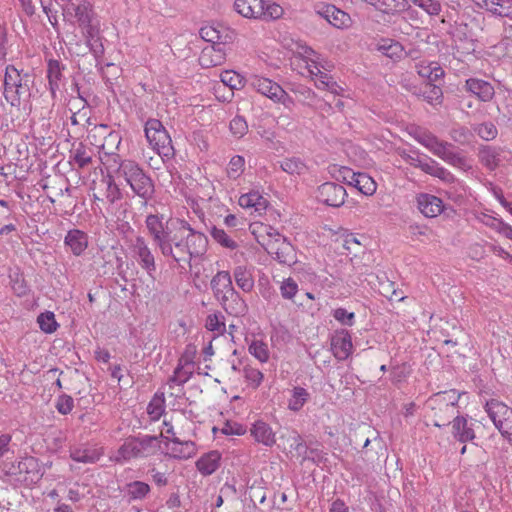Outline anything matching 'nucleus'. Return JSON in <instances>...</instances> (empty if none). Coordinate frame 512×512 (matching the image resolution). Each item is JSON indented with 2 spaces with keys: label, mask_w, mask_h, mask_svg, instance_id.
<instances>
[{
  "label": "nucleus",
  "mask_w": 512,
  "mask_h": 512,
  "mask_svg": "<svg viewBox=\"0 0 512 512\" xmlns=\"http://www.w3.org/2000/svg\"><path fill=\"white\" fill-rule=\"evenodd\" d=\"M253 439L264 446L272 447L276 443V434L272 427L263 420H257L250 428Z\"/></svg>",
  "instance_id": "21"
},
{
  "label": "nucleus",
  "mask_w": 512,
  "mask_h": 512,
  "mask_svg": "<svg viewBox=\"0 0 512 512\" xmlns=\"http://www.w3.org/2000/svg\"><path fill=\"white\" fill-rule=\"evenodd\" d=\"M243 376L248 385L253 389L258 388L264 379V374L258 368L252 366L244 367Z\"/></svg>",
  "instance_id": "48"
},
{
  "label": "nucleus",
  "mask_w": 512,
  "mask_h": 512,
  "mask_svg": "<svg viewBox=\"0 0 512 512\" xmlns=\"http://www.w3.org/2000/svg\"><path fill=\"white\" fill-rule=\"evenodd\" d=\"M420 77L427 79L428 83H434L444 77V70L438 62L420 63L417 65Z\"/></svg>",
  "instance_id": "32"
},
{
  "label": "nucleus",
  "mask_w": 512,
  "mask_h": 512,
  "mask_svg": "<svg viewBox=\"0 0 512 512\" xmlns=\"http://www.w3.org/2000/svg\"><path fill=\"white\" fill-rule=\"evenodd\" d=\"M249 82L257 92L270 98L274 102H281L287 95L284 89L271 79L253 75L250 77Z\"/></svg>",
  "instance_id": "12"
},
{
  "label": "nucleus",
  "mask_w": 512,
  "mask_h": 512,
  "mask_svg": "<svg viewBox=\"0 0 512 512\" xmlns=\"http://www.w3.org/2000/svg\"><path fill=\"white\" fill-rule=\"evenodd\" d=\"M32 76L29 73L18 70L13 65H8L4 74V97L12 106H19L22 99L30 96Z\"/></svg>",
  "instance_id": "2"
},
{
  "label": "nucleus",
  "mask_w": 512,
  "mask_h": 512,
  "mask_svg": "<svg viewBox=\"0 0 512 512\" xmlns=\"http://www.w3.org/2000/svg\"><path fill=\"white\" fill-rule=\"evenodd\" d=\"M381 293L389 298L390 300H398L403 301L405 296L398 293V291L394 287V283L388 281L387 283L382 284V291Z\"/></svg>",
  "instance_id": "64"
},
{
  "label": "nucleus",
  "mask_w": 512,
  "mask_h": 512,
  "mask_svg": "<svg viewBox=\"0 0 512 512\" xmlns=\"http://www.w3.org/2000/svg\"><path fill=\"white\" fill-rule=\"evenodd\" d=\"M443 93L440 86L434 83H427L426 89L423 91L424 99L429 103H440Z\"/></svg>",
  "instance_id": "53"
},
{
  "label": "nucleus",
  "mask_w": 512,
  "mask_h": 512,
  "mask_svg": "<svg viewBox=\"0 0 512 512\" xmlns=\"http://www.w3.org/2000/svg\"><path fill=\"white\" fill-rule=\"evenodd\" d=\"M132 251L138 264L152 276L156 270L154 255L148 247L145 239L137 236L132 244Z\"/></svg>",
  "instance_id": "14"
},
{
  "label": "nucleus",
  "mask_w": 512,
  "mask_h": 512,
  "mask_svg": "<svg viewBox=\"0 0 512 512\" xmlns=\"http://www.w3.org/2000/svg\"><path fill=\"white\" fill-rule=\"evenodd\" d=\"M145 135L152 149L162 160L174 155L171 138L159 120L150 119L146 122Z\"/></svg>",
  "instance_id": "7"
},
{
  "label": "nucleus",
  "mask_w": 512,
  "mask_h": 512,
  "mask_svg": "<svg viewBox=\"0 0 512 512\" xmlns=\"http://www.w3.org/2000/svg\"><path fill=\"white\" fill-rule=\"evenodd\" d=\"M158 447L156 437L148 435L138 438H127L119 447L116 461H129L135 458H146L153 455Z\"/></svg>",
  "instance_id": "4"
},
{
  "label": "nucleus",
  "mask_w": 512,
  "mask_h": 512,
  "mask_svg": "<svg viewBox=\"0 0 512 512\" xmlns=\"http://www.w3.org/2000/svg\"><path fill=\"white\" fill-rule=\"evenodd\" d=\"M332 315L336 321L342 325L353 326L355 323V314L339 307L333 310Z\"/></svg>",
  "instance_id": "55"
},
{
  "label": "nucleus",
  "mask_w": 512,
  "mask_h": 512,
  "mask_svg": "<svg viewBox=\"0 0 512 512\" xmlns=\"http://www.w3.org/2000/svg\"><path fill=\"white\" fill-rule=\"evenodd\" d=\"M323 15L326 20L336 28H346L350 26V16L333 5L327 6Z\"/></svg>",
  "instance_id": "31"
},
{
  "label": "nucleus",
  "mask_w": 512,
  "mask_h": 512,
  "mask_svg": "<svg viewBox=\"0 0 512 512\" xmlns=\"http://www.w3.org/2000/svg\"><path fill=\"white\" fill-rule=\"evenodd\" d=\"M284 10L277 3H267L265 1V5H263V13L259 19L270 21L277 20L283 16Z\"/></svg>",
  "instance_id": "51"
},
{
  "label": "nucleus",
  "mask_w": 512,
  "mask_h": 512,
  "mask_svg": "<svg viewBox=\"0 0 512 512\" xmlns=\"http://www.w3.org/2000/svg\"><path fill=\"white\" fill-rule=\"evenodd\" d=\"M99 33V25L95 27V31L86 30L83 32L86 44L96 59L101 58L104 54V46Z\"/></svg>",
  "instance_id": "37"
},
{
  "label": "nucleus",
  "mask_w": 512,
  "mask_h": 512,
  "mask_svg": "<svg viewBox=\"0 0 512 512\" xmlns=\"http://www.w3.org/2000/svg\"><path fill=\"white\" fill-rule=\"evenodd\" d=\"M331 349L338 360H346L352 353V337L348 330H336L331 338Z\"/></svg>",
  "instance_id": "15"
},
{
  "label": "nucleus",
  "mask_w": 512,
  "mask_h": 512,
  "mask_svg": "<svg viewBox=\"0 0 512 512\" xmlns=\"http://www.w3.org/2000/svg\"><path fill=\"white\" fill-rule=\"evenodd\" d=\"M170 455L176 459H188L196 454V445L190 440L174 438V442L167 444Z\"/></svg>",
  "instance_id": "27"
},
{
  "label": "nucleus",
  "mask_w": 512,
  "mask_h": 512,
  "mask_svg": "<svg viewBox=\"0 0 512 512\" xmlns=\"http://www.w3.org/2000/svg\"><path fill=\"white\" fill-rule=\"evenodd\" d=\"M64 244L75 256H80L88 247V235L79 229L69 230L64 238Z\"/></svg>",
  "instance_id": "22"
},
{
  "label": "nucleus",
  "mask_w": 512,
  "mask_h": 512,
  "mask_svg": "<svg viewBox=\"0 0 512 512\" xmlns=\"http://www.w3.org/2000/svg\"><path fill=\"white\" fill-rule=\"evenodd\" d=\"M415 200L418 210L425 217H437L444 210V203L442 199L433 194L419 193L416 195Z\"/></svg>",
  "instance_id": "16"
},
{
  "label": "nucleus",
  "mask_w": 512,
  "mask_h": 512,
  "mask_svg": "<svg viewBox=\"0 0 512 512\" xmlns=\"http://www.w3.org/2000/svg\"><path fill=\"white\" fill-rule=\"evenodd\" d=\"M328 171L330 175L337 181L344 182L348 185L353 184V180L358 172H355L353 169L340 165L338 163H333L328 167Z\"/></svg>",
  "instance_id": "39"
},
{
  "label": "nucleus",
  "mask_w": 512,
  "mask_h": 512,
  "mask_svg": "<svg viewBox=\"0 0 512 512\" xmlns=\"http://www.w3.org/2000/svg\"><path fill=\"white\" fill-rule=\"evenodd\" d=\"M414 5L420 7L429 15H438L441 12V4L437 0H411Z\"/></svg>",
  "instance_id": "57"
},
{
  "label": "nucleus",
  "mask_w": 512,
  "mask_h": 512,
  "mask_svg": "<svg viewBox=\"0 0 512 512\" xmlns=\"http://www.w3.org/2000/svg\"><path fill=\"white\" fill-rule=\"evenodd\" d=\"M379 49L383 51V53L390 57H400L403 52V47L399 42H390L389 44L384 43L380 45Z\"/></svg>",
  "instance_id": "63"
},
{
  "label": "nucleus",
  "mask_w": 512,
  "mask_h": 512,
  "mask_svg": "<svg viewBox=\"0 0 512 512\" xmlns=\"http://www.w3.org/2000/svg\"><path fill=\"white\" fill-rule=\"evenodd\" d=\"M265 0H235L234 8L245 18L259 19L263 13Z\"/></svg>",
  "instance_id": "25"
},
{
  "label": "nucleus",
  "mask_w": 512,
  "mask_h": 512,
  "mask_svg": "<svg viewBox=\"0 0 512 512\" xmlns=\"http://www.w3.org/2000/svg\"><path fill=\"white\" fill-rule=\"evenodd\" d=\"M310 398L307 389L296 386L291 391V397L288 400V409L293 412L300 411Z\"/></svg>",
  "instance_id": "38"
},
{
  "label": "nucleus",
  "mask_w": 512,
  "mask_h": 512,
  "mask_svg": "<svg viewBox=\"0 0 512 512\" xmlns=\"http://www.w3.org/2000/svg\"><path fill=\"white\" fill-rule=\"evenodd\" d=\"M63 16L68 21H76L82 31L92 30L99 25L93 5L88 0L62 5Z\"/></svg>",
  "instance_id": "5"
},
{
  "label": "nucleus",
  "mask_w": 512,
  "mask_h": 512,
  "mask_svg": "<svg viewBox=\"0 0 512 512\" xmlns=\"http://www.w3.org/2000/svg\"><path fill=\"white\" fill-rule=\"evenodd\" d=\"M205 327L216 336L223 335L226 331L224 315L221 312L209 314L206 318Z\"/></svg>",
  "instance_id": "41"
},
{
  "label": "nucleus",
  "mask_w": 512,
  "mask_h": 512,
  "mask_svg": "<svg viewBox=\"0 0 512 512\" xmlns=\"http://www.w3.org/2000/svg\"><path fill=\"white\" fill-rule=\"evenodd\" d=\"M486 224L494 227L499 233L512 240V227L507 223L496 218H490Z\"/></svg>",
  "instance_id": "62"
},
{
  "label": "nucleus",
  "mask_w": 512,
  "mask_h": 512,
  "mask_svg": "<svg viewBox=\"0 0 512 512\" xmlns=\"http://www.w3.org/2000/svg\"><path fill=\"white\" fill-rule=\"evenodd\" d=\"M478 135L484 140H492L497 136V128L491 122L482 123L477 128Z\"/></svg>",
  "instance_id": "60"
},
{
  "label": "nucleus",
  "mask_w": 512,
  "mask_h": 512,
  "mask_svg": "<svg viewBox=\"0 0 512 512\" xmlns=\"http://www.w3.org/2000/svg\"><path fill=\"white\" fill-rule=\"evenodd\" d=\"M239 205L251 213L262 214L268 207V200L258 190H251L242 194L238 201Z\"/></svg>",
  "instance_id": "19"
},
{
  "label": "nucleus",
  "mask_w": 512,
  "mask_h": 512,
  "mask_svg": "<svg viewBox=\"0 0 512 512\" xmlns=\"http://www.w3.org/2000/svg\"><path fill=\"white\" fill-rule=\"evenodd\" d=\"M150 486L143 481H132L125 485L123 492L130 502L143 500L150 492Z\"/></svg>",
  "instance_id": "34"
},
{
  "label": "nucleus",
  "mask_w": 512,
  "mask_h": 512,
  "mask_svg": "<svg viewBox=\"0 0 512 512\" xmlns=\"http://www.w3.org/2000/svg\"><path fill=\"white\" fill-rule=\"evenodd\" d=\"M233 278L238 286L245 293L253 290L255 281L253 275V267L246 265H238L233 269Z\"/></svg>",
  "instance_id": "26"
},
{
  "label": "nucleus",
  "mask_w": 512,
  "mask_h": 512,
  "mask_svg": "<svg viewBox=\"0 0 512 512\" xmlns=\"http://www.w3.org/2000/svg\"><path fill=\"white\" fill-rule=\"evenodd\" d=\"M465 88L468 92L475 95L483 102L492 100L495 95L493 85L490 82L479 78L467 79L465 82Z\"/></svg>",
  "instance_id": "20"
},
{
  "label": "nucleus",
  "mask_w": 512,
  "mask_h": 512,
  "mask_svg": "<svg viewBox=\"0 0 512 512\" xmlns=\"http://www.w3.org/2000/svg\"><path fill=\"white\" fill-rule=\"evenodd\" d=\"M104 452L96 445L83 444L70 448V458L78 463L92 464L97 462Z\"/></svg>",
  "instance_id": "17"
},
{
  "label": "nucleus",
  "mask_w": 512,
  "mask_h": 512,
  "mask_svg": "<svg viewBox=\"0 0 512 512\" xmlns=\"http://www.w3.org/2000/svg\"><path fill=\"white\" fill-rule=\"evenodd\" d=\"M17 482L31 485L38 482L42 473L38 461L34 457H24L17 462Z\"/></svg>",
  "instance_id": "13"
},
{
  "label": "nucleus",
  "mask_w": 512,
  "mask_h": 512,
  "mask_svg": "<svg viewBox=\"0 0 512 512\" xmlns=\"http://www.w3.org/2000/svg\"><path fill=\"white\" fill-rule=\"evenodd\" d=\"M410 134L420 144L428 148L435 156L443 160H462L457 156L456 147L440 141L435 135L421 127H413Z\"/></svg>",
  "instance_id": "6"
},
{
  "label": "nucleus",
  "mask_w": 512,
  "mask_h": 512,
  "mask_svg": "<svg viewBox=\"0 0 512 512\" xmlns=\"http://www.w3.org/2000/svg\"><path fill=\"white\" fill-rule=\"evenodd\" d=\"M352 187L358 189L364 195H372L376 191V182L366 173L358 172L353 180Z\"/></svg>",
  "instance_id": "40"
},
{
  "label": "nucleus",
  "mask_w": 512,
  "mask_h": 512,
  "mask_svg": "<svg viewBox=\"0 0 512 512\" xmlns=\"http://www.w3.org/2000/svg\"><path fill=\"white\" fill-rule=\"evenodd\" d=\"M230 131L236 138H242L248 131V125L244 117L235 116L230 122Z\"/></svg>",
  "instance_id": "54"
},
{
  "label": "nucleus",
  "mask_w": 512,
  "mask_h": 512,
  "mask_svg": "<svg viewBox=\"0 0 512 512\" xmlns=\"http://www.w3.org/2000/svg\"><path fill=\"white\" fill-rule=\"evenodd\" d=\"M248 351L260 363H266L270 358V351L268 345L262 340H252L248 346Z\"/></svg>",
  "instance_id": "43"
},
{
  "label": "nucleus",
  "mask_w": 512,
  "mask_h": 512,
  "mask_svg": "<svg viewBox=\"0 0 512 512\" xmlns=\"http://www.w3.org/2000/svg\"><path fill=\"white\" fill-rule=\"evenodd\" d=\"M11 436L8 434L0 435V473L3 476H12L17 481V462L14 451L10 447Z\"/></svg>",
  "instance_id": "10"
},
{
  "label": "nucleus",
  "mask_w": 512,
  "mask_h": 512,
  "mask_svg": "<svg viewBox=\"0 0 512 512\" xmlns=\"http://www.w3.org/2000/svg\"><path fill=\"white\" fill-rule=\"evenodd\" d=\"M145 224L163 256L171 257L180 266L190 265L193 258H199L206 252L207 237L195 231L186 220L169 219L164 224L162 216L150 214Z\"/></svg>",
  "instance_id": "1"
},
{
  "label": "nucleus",
  "mask_w": 512,
  "mask_h": 512,
  "mask_svg": "<svg viewBox=\"0 0 512 512\" xmlns=\"http://www.w3.org/2000/svg\"><path fill=\"white\" fill-rule=\"evenodd\" d=\"M421 169L445 182L453 181V175L445 168L438 165L437 162H419Z\"/></svg>",
  "instance_id": "42"
},
{
  "label": "nucleus",
  "mask_w": 512,
  "mask_h": 512,
  "mask_svg": "<svg viewBox=\"0 0 512 512\" xmlns=\"http://www.w3.org/2000/svg\"><path fill=\"white\" fill-rule=\"evenodd\" d=\"M267 240L259 241L266 252L275 258L280 264L291 266L297 262L293 245L278 232H268Z\"/></svg>",
  "instance_id": "8"
},
{
  "label": "nucleus",
  "mask_w": 512,
  "mask_h": 512,
  "mask_svg": "<svg viewBox=\"0 0 512 512\" xmlns=\"http://www.w3.org/2000/svg\"><path fill=\"white\" fill-rule=\"evenodd\" d=\"M200 36L203 40L212 44H219L221 36L218 30L212 26H206L200 29Z\"/></svg>",
  "instance_id": "61"
},
{
  "label": "nucleus",
  "mask_w": 512,
  "mask_h": 512,
  "mask_svg": "<svg viewBox=\"0 0 512 512\" xmlns=\"http://www.w3.org/2000/svg\"><path fill=\"white\" fill-rule=\"evenodd\" d=\"M377 10L386 14H396L406 9V0H365Z\"/></svg>",
  "instance_id": "35"
},
{
  "label": "nucleus",
  "mask_w": 512,
  "mask_h": 512,
  "mask_svg": "<svg viewBox=\"0 0 512 512\" xmlns=\"http://www.w3.org/2000/svg\"><path fill=\"white\" fill-rule=\"evenodd\" d=\"M55 407L60 414L67 415L73 410L74 400L71 396L62 394L56 399Z\"/></svg>",
  "instance_id": "58"
},
{
  "label": "nucleus",
  "mask_w": 512,
  "mask_h": 512,
  "mask_svg": "<svg viewBox=\"0 0 512 512\" xmlns=\"http://www.w3.org/2000/svg\"><path fill=\"white\" fill-rule=\"evenodd\" d=\"M279 290L283 299L293 300L299 288L297 282L293 278L288 277L281 281Z\"/></svg>",
  "instance_id": "49"
},
{
  "label": "nucleus",
  "mask_w": 512,
  "mask_h": 512,
  "mask_svg": "<svg viewBox=\"0 0 512 512\" xmlns=\"http://www.w3.org/2000/svg\"><path fill=\"white\" fill-rule=\"evenodd\" d=\"M493 15L512 18V0H472Z\"/></svg>",
  "instance_id": "23"
},
{
  "label": "nucleus",
  "mask_w": 512,
  "mask_h": 512,
  "mask_svg": "<svg viewBox=\"0 0 512 512\" xmlns=\"http://www.w3.org/2000/svg\"><path fill=\"white\" fill-rule=\"evenodd\" d=\"M295 270L302 281L311 284H316L318 282V276L312 267L302 264L297 266Z\"/></svg>",
  "instance_id": "59"
},
{
  "label": "nucleus",
  "mask_w": 512,
  "mask_h": 512,
  "mask_svg": "<svg viewBox=\"0 0 512 512\" xmlns=\"http://www.w3.org/2000/svg\"><path fill=\"white\" fill-rule=\"evenodd\" d=\"M460 396L461 394L457 390L451 389L438 392L428 399L427 407L433 413L434 426L442 427L450 424V419L454 417Z\"/></svg>",
  "instance_id": "3"
},
{
  "label": "nucleus",
  "mask_w": 512,
  "mask_h": 512,
  "mask_svg": "<svg viewBox=\"0 0 512 512\" xmlns=\"http://www.w3.org/2000/svg\"><path fill=\"white\" fill-rule=\"evenodd\" d=\"M225 311L234 316L245 315L248 311V306L242 296L235 290L231 292L229 297L219 302Z\"/></svg>",
  "instance_id": "29"
},
{
  "label": "nucleus",
  "mask_w": 512,
  "mask_h": 512,
  "mask_svg": "<svg viewBox=\"0 0 512 512\" xmlns=\"http://www.w3.org/2000/svg\"><path fill=\"white\" fill-rule=\"evenodd\" d=\"M452 425V434L456 440L462 443L472 441L475 438V432L472 424L464 416H456L450 422Z\"/></svg>",
  "instance_id": "24"
},
{
  "label": "nucleus",
  "mask_w": 512,
  "mask_h": 512,
  "mask_svg": "<svg viewBox=\"0 0 512 512\" xmlns=\"http://www.w3.org/2000/svg\"><path fill=\"white\" fill-rule=\"evenodd\" d=\"M212 432L215 437L219 434L225 436H242L247 432L244 424L236 420H226L219 426H214Z\"/></svg>",
  "instance_id": "33"
},
{
  "label": "nucleus",
  "mask_w": 512,
  "mask_h": 512,
  "mask_svg": "<svg viewBox=\"0 0 512 512\" xmlns=\"http://www.w3.org/2000/svg\"><path fill=\"white\" fill-rule=\"evenodd\" d=\"M224 57L221 50H216L214 46L210 49H204L199 58V62L203 67L217 66L220 65Z\"/></svg>",
  "instance_id": "44"
},
{
  "label": "nucleus",
  "mask_w": 512,
  "mask_h": 512,
  "mask_svg": "<svg viewBox=\"0 0 512 512\" xmlns=\"http://www.w3.org/2000/svg\"><path fill=\"white\" fill-rule=\"evenodd\" d=\"M485 411L500 433L507 432L512 426V409L505 403L492 399L486 402Z\"/></svg>",
  "instance_id": "9"
},
{
  "label": "nucleus",
  "mask_w": 512,
  "mask_h": 512,
  "mask_svg": "<svg viewBox=\"0 0 512 512\" xmlns=\"http://www.w3.org/2000/svg\"><path fill=\"white\" fill-rule=\"evenodd\" d=\"M220 460V453L218 451H211L197 460L196 467L201 474L211 475L218 469Z\"/></svg>",
  "instance_id": "30"
},
{
  "label": "nucleus",
  "mask_w": 512,
  "mask_h": 512,
  "mask_svg": "<svg viewBox=\"0 0 512 512\" xmlns=\"http://www.w3.org/2000/svg\"><path fill=\"white\" fill-rule=\"evenodd\" d=\"M211 289L218 302L234 292L235 289L232 285V277L228 271H219L211 280Z\"/></svg>",
  "instance_id": "18"
},
{
  "label": "nucleus",
  "mask_w": 512,
  "mask_h": 512,
  "mask_svg": "<svg viewBox=\"0 0 512 512\" xmlns=\"http://www.w3.org/2000/svg\"><path fill=\"white\" fill-rule=\"evenodd\" d=\"M164 410V400L160 397H154L147 406V413L153 421L159 420Z\"/></svg>",
  "instance_id": "52"
},
{
  "label": "nucleus",
  "mask_w": 512,
  "mask_h": 512,
  "mask_svg": "<svg viewBox=\"0 0 512 512\" xmlns=\"http://www.w3.org/2000/svg\"><path fill=\"white\" fill-rule=\"evenodd\" d=\"M131 188L140 196H145L150 188V179L141 173L126 178Z\"/></svg>",
  "instance_id": "45"
},
{
  "label": "nucleus",
  "mask_w": 512,
  "mask_h": 512,
  "mask_svg": "<svg viewBox=\"0 0 512 512\" xmlns=\"http://www.w3.org/2000/svg\"><path fill=\"white\" fill-rule=\"evenodd\" d=\"M63 69L64 66L58 60L51 59L48 61L47 78L52 99L56 98V93L60 87V82L63 77Z\"/></svg>",
  "instance_id": "28"
},
{
  "label": "nucleus",
  "mask_w": 512,
  "mask_h": 512,
  "mask_svg": "<svg viewBox=\"0 0 512 512\" xmlns=\"http://www.w3.org/2000/svg\"><path fill=\"white\" fill-rule=\"evenodd\" d=\"M212 237L226 248L235 249L237 247L236 242L223 229L214 228L212 230Z\"/></svg>",
  "instance_id": "56"
},
{
  "label": "nucleus",
  "mask_w": 512,
  "mask_h": 512,
  "mask_svg": "<svg viewBox=\"0 0 512 512\" xmlns=\"http://www.w3.org/2000/svg\"><path fill=\"white\" fill-rule=\"evenodd\" d=\"M37 323L39 324L40 329L45 333H53L58 328V323L55 320V315L53 312L46 311L41 313L37 317Z\"/></svg>",
  "instance_id": "47"
},
{
  "label": "nucleus",
  "mask_w": 512,
  "mask_h": 512,
  "mask_svg": "<svg viewBox=\"0 0 512 512\" xmlns=\"http://www.w3.org/2000/svg\"><path fill=\"white\" fill-rule=\"evenodd\" d=\"M182 415H177L176 417L172 416L170 420L166 418L163 421V428L161 430V436L169 441V444L174 442V438H179L177 436V432L175 431V424L180 423L183 420Z\"/></svg>",
  "instance_id": "46"
},
{
  "label": "nucleus",
  "mask_w": 512,
  "mask_h": 512,
  "mask_svg": "<svg viewBox=\"0 0 512 512\" xmlns=\"http://www.w3.org/2000/svg\"><path fill=\"white\" fill-rule=\"evenodd\" d=\"M193 367L190 363H182L180 360L178 366L175 368L173 375L168 381V386L174 388L175 386L184 385L191 378Z\"/></svg>",
  "instance_id": "36"
},
{
  "label": "nucleus",
  "mask_w": 512,
  "mask_h": 512,
  "mask_svg": "<svg viewBox=\"0 0 512 512\" xmlns=\"http://www.w3.org/2000/svg\"><path fill=\"white\" fill-rule=\"evenodd\" d=\"M347 197L345 188L333 182H325L317 189L316 198L319 202L332 207H340Z\"/></svg>",
  "instance_id": "11"
},
{
  "label": "nucleus",
  "mask_w": 512,
  "mask_h": 512,
  "mask_svg": "<svg viewBox=\"0 0 512 512\" xmlns=\"http://www.w3.org/2000/svg\"><path fill=\"white\" fill-rule=\"evenodd\" d=\"M221 82L230 89H240L243 87V77L234 71H224L220 75Z\"/></svg>",
  "instance_id": "50"
}]
</instances>
